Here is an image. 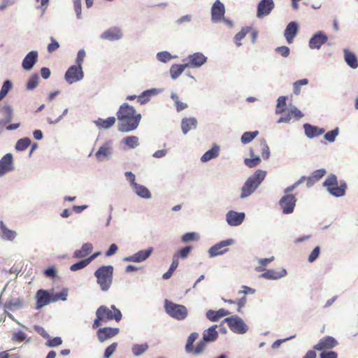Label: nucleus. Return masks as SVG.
<instances>
[{
  "mask_svg": "<svg viewBox=\"0 0 358 358\" xmlns=\"http://www.w3.org/2000/svg\"><path fill=\"white\" fill-rule=\"evenodd\" d=\"M259 134L258 131H247L245 132L241 136V142L243 144L249 143L251 142L257 135Z\"/></svg>",
  "mask_w": 358,
  "mask_h": 358,
  "instance_id": "nucleus-45",
  "label": "nucleus"
},
{
  "mask_svg": "<svg viewBox=\"0 0 358 358\" xmlns=\"http://www.w3.org/2000/svg\"><path fill=\"white\" fill-rule=\"evenodd\" d=\"M96 282L102 291L109 289L113 282V267L110 265L102 266L94 273Z\"/></svg>",
  "mask_w": 358,
  "mask_h": 358,
  "instance_id": "nucleus-4",
  "label": "nucleus"
},
{
  "mask_svg": "<svg viewBox=\"0 0 358 358\" xmlns=\"http://www.w3.org/2000/svg\"><path fill=\"white\" fill-rule=\"evenodd\" d=\"M196 120L194 117L184 118L181 122V128L182 132L185 134L192 128H195L196 126Z\"/></svg>",
  "mask_w": 358,
  "mask_h": 358,
  "instance_id": "nucleus-33",
  "label": "nucleus"
},
{
  "mask_svg": "<svg viewBox=\"0 0 358 358\" xmlns=\"http://www.w3.org/2000/svg\"><path fill=\"white\" fill-rule=\"evenodd\" d=\"M13 84L11 81L7 80L4 81L1 89L0 90V101H1L8 93V92L12 89Z\"/></svg>",
  "mask_w": 358,
  "mask_h": 358,
  "instance_id": "nucleus-47",
  "label": "nucleus"
},
{
  "mask_svg": "<svg viewBox=\"0 0 358 358\" xmlns=\"http://www.w3.org/2000/svg\"><path fill=\"white\" fill-rule=\"evenodd\" d=\"M287 271L285 269H281L280 271L274 270H268L261 275V278L266 279L276 280L286 275Z\"/></svg>",
  "mask_w": 358,
  "mask_h": 358,
  "instance_id": "nucleus-27",
  "label": "nucleus"
},
{
  "mask_svg": "<svg viewBox=\"0 0 358 358\" xmlns=\"http://www.w3.org/2000/svg\"><path fill=\"white\" fill-rule=\"evenodd\" d=\"M1 113L4 116V119H7V122H11L13 116V110L10 106H3L1 109Z\"/></svg>",
  "mask_w": 358,
  "mask_h": 358,
  "instance_id": "nucleus-43",
  "label": "nucleus"
},
{
  "mask_svg": "<svg viewBox=\"0 0 358 358\" xmlns=\"http://www.w3.org/2000/svg\"><path fill=\"white\" fill-rule=\"evenodd\" d=\"M31 144V140L29 138H24L18 140L15 144V149L18 151L25 150Z\"/></svg>",
  "mask_w": 358,
  "mask_h": 358,
  "instance_id": "nucleus-44",
  "label": "nucleus"
},
{
  "mask_svg": "<svg viewBox=\"0 0 358 358\" xmlns=\"http://www.w3.org/2000/svg\"><path fill=\"white\" fill-rule=\"evenodd\" d=\"M229 329L234 333L243 334L248 330L243 320L238 316H231L224 319Z\"/></svg>",
  "mask_w": 358,
  "mask_h": 358,
  "instance_id": "nucleus-7",
  "label": "nucleus"
},
{
  "mask_svg": "<svg viewBox=\"0 0 358 358\" xmlns=\"http://www.w3.org/2000/svg\"><path fill=\"white\" fill-rule=\"evenodd\" d=\"M38 59V52L36 51H31L24 58L22 66L24 70H30L32 69Z\"/></svg>",
  "mask_w": 358,
  "mask_h": 358,
  "instance_id": "nucleus-22",
  "label": "nucleus"
},
{
  "mask_svg": "<svg viewBox=\"0 0 358 358\" xmlns=\"http://www.w3.org/2000/svg\"><path fill=\"white\" fill-rule=\"evenodd\" d=\"M38 76L37 74L33 75L27 83V90H34L36 88L38 84Z\"/></svg>",
  "mask_w": 358,
  "mask_h": 358,
  "instance_id": "nucleus-51",
  "label": "nucleus"
},
{
  "mask_svg": "<svg viewBox=\"0 0 358 358\" xmlns=\"http://www.w3.org/2000/svg\"><path fill=\"white\" fill-rule=\"evenodd\" d=\"M152 248H150L145 250H140L134 255L124 258L126 262H141L145 260L152 253Z\"/></svg>",
  "mask_w": 358,
  "mask_h": 358,
  "instance_id": "nucleus-19",
  "label": "nucleus"
},
{
  "mask_svg": "<svg viewBox=\"0 0 358 358\" xmlns=\"http://www.w3.org/2000/svg\"><path fill=\"white\" fill-rule=\"evenodd\" d=\"M224 302L226 303H236L237 306H238V308H237V311L239 312V313H241V309L243 307L245 306V303H246V297L245 296H242L241 299L236 300V301H233V300H227V299H223Z\"/></svg>",
  "mask_w": 358,
  "mask_h": 358,
  "instance_id": "nucleus-50",
  "label": "nucleus"
},
{
  "mask_svg": "<svg viewBox=\"0 0 358 358\" xmlns=\"http://www.w3.org/2000/svg\"><path fill=\"white\" fill-rule=\"evenodd\" d=\"M303 128L305 134L308 138H314L318 136L324 132V129L316 126H313L308 123L303 124Z\"/></svg>",
  "mask_w": 358,
  "mask_h": 358,
  "instance_id": "nucleus-24",
  "label": "nucleus"
},
{
  "mask_svg": "<svg viewBox=\"0 0 358 358\" xmlns=\"http://www.w3.org/2000/svg\"><path fill=\"white\" fill-rule=\"evenodd\" d=\"M250 152L252 158H245L244 159V164L249 168H254L261 163V159L258 156H255L252 149H250Z\"/></svg>",
  "mask_w": 358,
  "mask_h": 358,
  "instance_id": "nucleus-37",
  "label": "nucleus"
},
{
  "mask_svg": "<svg viewBox=\"0 0 358 358\" xmlns=\"http://www.w3.org/2000/svg\"><path fill=\"white\" fill-rule=\"evenodd\" d=\"M171 99L173 100L176 104V110L178 112H180L187 108V104L183 102H181L179 100V97L176 94H171Z\"/></svg>",
  "mask_w": 358,
  "mask_h": 358,
  "instance_id": "nucleus-49",
  "label": "nucleus"
},
{
  "mask_svg": "<svg viewBox=\"0 0 358 358\" xmlns=\"http://www.w3.org/2000/svg\"><path fill=\"white\" fill-rule=\"evenodd\" d=\"M117 347V343H113L111 345L108 346L105 350L103 357L110 358V357L115 352Z\"/></svg>",
  "mask_w": 358,
  "mask_h": 358,
  "instance_id": "nucleus-56",
  "label": "nucleus"
},
{
  "mask_svg": "<svg viewBox=\"0 0 358 358\" xmlns=\"http://www.w3.org/2000/svg\"><path fill=\"white\" fill-rule=\"evenodd\" d=\"M320 358H338V354L334 351H322Z\"/></svg>",
  "mask_w": 358,
  "mask_h": 358,
  "instance_id": "nucleus-64",
  "label": "nucleus"
},
{
  "mask_svg": "<svg viewBox=\"0 0 358 358\" xmlns=\"http://www.w3.org/2000/svg\"><path fill=\"white\" fill-rule=\"evenodd\" d=\"M338 134V129L336 128L334 130L328 131L324 135V138L329 142H334L335 141L336 137Z\"/></svg>",
  "mask_w": 358,
  "mask_h": 358,
  "instance_id": "nucleus-58",
  "label": "nucleus"
},
{
  "mask_svg": "<svg viewBox=\"0 0 358 358\" xmlns=\"http://www.w3.org/2000/svg\"><path fill=\"white\" fill-rule=\"evenodd\" d=\"M52 296L53 297L54 302L59 301V300L65 301L66 299V296H67V291L62 290L59 292L52 294Z\"/></svg>",
  "mask_w": 358,
  "mask_h": 358,
  "instance_id": "nucleus-60",
  "label": "nucleus"
},
{
  "mask_svg": "<svg viewBox=\"0 0 358 358\" xmlns=\"http://www.w3.org/2000/svg\"><path fill=\"white\" fill-rule=\"evenodd\" d=\"M186 64H173L170 69L171 76L173 79L178 78L183 71L187 68Z\"/></svg>",
  "mask_w": 358,
  "mask_h": 358,
  "instance_id": "nucleus-36",
  "label": "nucleus"
},
{
  "mask_svg": "<svg viewBox=\"0 0 358 358\" xmlns=\"http://www.w3.org/2000/svg\"><path fill=\"white\" fill-rule=\"evenodd\" d=\"M327 36L319 32L315 34L309 41V46L311 49H319L324 43L327 41Z\"/></svg>",
  "mask_w": 358,
  "mask_h": 358,
  "instance_id": "nucleus-21",
  "label": "nucleus"
},
{
  "mask_svg": "<svg viewBox=\"0 0 358 358\" xmlns=\"http://www.w3.org/2000/svg\"><path fill=\"white\" fill-rule=\"evenodd\" d=\"M122 37L121 30L117 27H112L106 30L101 36V38L108 41L119 40Z\"/></svg>",
  "mask_w": 358,
  "mask_h": 358,
  "instance_id": "nucleus-20",
  "label": "nucleus"
},
{
  "mask_svg": "<svg viewBox=\"0 0 358 358\" xmlns=\"http://www.w3.org/2000/svg\"><path fill=\"white\" fill-rule=\"evenodd\" d=\"M171 57H171V54L166 51L160 52L157 53V59L162 62H167L168 61H169L171 59Z\"/></svg>",
  "mask_w": 358,
  "mask_h": 358,
  "instance_id": "nucleus-59",
  "label": "nucleus"
},
{
  "mask_svg": "<svg viewBox=\"0 0 358 358\" xmlns=\"http://www.w3.org/2000/svg\"><path fill=\"white\" fill-rule=\"evenodd\" d=\"M148 348V344H136L132 347V352L135 356H139L144 353Z\"/></svg>",
  "mask_w": 358,
  "mask_h": 358,
  "instance_id": "nucleus-48",
  "label": "nucleus"
},
{
  "mask_svg": "<svg viewBox=\"0 0 358 358\" xmlns=\"http://www.w3.org/2000/svg\"><path fill=\"white\" fill-rule=\"evenodd\" d=\"M344 58L345 62L352 69H357L358 67V60L355 55L348 50H344Z\"/></svg>",
  "mask_w": 358,
  "mask_h": 358,
  "instance_id": "nucleus-30",
  "label": "nucleus"
},
{
  "mask_svg": "<svg viewBox=\"0 0 358 358\" xmlns=\"http://www.w3.org/2000/svg\"><path fill=\"white\" fill-rule=\"evenodd\" d=\"M226 217L227 223L229 225L238 226L243 222L245 218V213L230 210L227 213Z\"/></svg>",
  "mask_w": 358,
  "mask_h": 358,
  "instance_id": "nucleus-17",
  "label": "nucleus"
},
{
  "mask_svg": "<svg viewBox=\"0 0 358 358\" xmlns=\"http://www.w3.org/2000/svg\"><path fill=\"white\" fill-rule=\"evenodd\" d=\"M220 148L218 145H215L213 147L206 152L201 158V162H207L212 159L217 157L219 155Z\"/></svg>",
  "mask_w": 358,
  "mask_h": 358,
  "instance_id": "nucleus-32",
  "label": "nucleus"
},
{
  "mask_svg": "<svg viewBox=\"0 0 358 358\" xmlns=\"http://www.w3.org/2000/svg\"><path fill=\"white\" fill-rule=\"evenodd\" d=\"M296 202V199L293 194H285L281 198L279 204L285 214H289L293 212Z\"/></svg>",
  "mask_w": 358,
  "mask_h": 358,
  "instance_id": "nucleus-10",
  "label": "nucleus"
},
{
  "mask_svg": "<svg viewBox=\"0 0 358 358\" xmlns=\"http://www.w3.org/2000/svg\"><path fill=\"white\" fill-rule=\"evenodd\" d=\"M111 310L106 306H101L96 311V319L92 324L94 329L99 327L103 323L115 320L119 322L122 319V313L114 305L110 306Z\"/></svg>",
  "mask_w": 358,
  "mask_h": 358,
  "instance_id": "nucleus-2",
  "label": "nucleus"
},
{
  "mask_svg": "<svg viewBox=\"0 0 358 358\" xmlns=\"http://www.w3.org/2000/svg\"><path fill=\"white\" fill-rule=\"evenodd\" d=\"M286 100L287 97L284 96H281L278 99L275 109V113L277 114H280L285 112L286 107Z\"/></svg>",
  "mask_w": 358,
  "mask_h": 358,
  "instance_id": "nucleus-46",
  "label": "nucleus"
},
{
  "mask_svg": "<svg viewBox=\"0 0 358 358\" xmlns=\"http://www.w3.org/2000/svg\"><path fill=\"white\" fill-rule=\"evenodd\" d=\"M36 309H40L42 307L49 304L50 303L54 302L53 297L50 293L44 289H39L36 294Z\"/></svg>",
  "mask_w": 358,
  "mask_h": 358,
  "instance_id": "nucleus-12",
  "label": "nucleus"
},
{
  "mask_svg": "<svg viewBox=\"0 0 358 358\" xmlns=\"http://www.w3.org/2000/svg\"><path fill=\"white\" fill-rule=\"evenodd\" d=\"M206 341L203 339L197 343L196 348L194 349L193 348V351H192L191 353L194 354V355H198L202 353L206 347Z\"/></svg>",
  "mask_w": 358,
  "mask_h": 358,
  "instance_id": "nucleus-53",
  "label": "nucleus"
},
{
  "mask_svg": "<svg viewBox=\"0 0 358 358\" xmlns=\"http://www.w3.org/2000/svg\"><path fill=\"white\" fill-rule=\"evenodd\" d=\"M27 335L22 331H15L13 334V340L16 342H22L26 339Z\"/></svg>",
  "mask_w": 358,
  "mask_h": 358,
  "instance_id": "nucleus-61",
  "label": "nucleus"
},
{
  "mask_svg": "<svg viewBox=\"0 0 358 358\" xmlns=\"http://www.w3.org/2000/svg\"><path fill=\"white\" fill-rule=\"evenodd\" d=\"M199 334L196 332L192 333L187 341L185 345V351L187 353H191L193 351V344L194 341L198 338Z\"/></svg>",
  "mask_w": 358,
  "mask_h": 358,
  "instance_id": "nucleus-41",
  "label": "nucleus"
},
{
  "mask_svg": "<svg viewBox=\"0 0 358 358\" xmlns=\"http://www.w3.org/2000/svg\"><path fill=\"white\" fill-rule=\"evenodd\" d=\"M303 117V113L296 108L291 109L287 114L280 117L278 122H289L292 118L296 120Z\"/></svg>",
  "mask_w": 358,
  "mask_h": 358,
  "instance_id": "nucleus-25",
  "label": "nucleus"
},
{
  "mask_svg": "<svg viewBox=\"0 0 358 358\" xmlns=\"http://www.w3.org/2000/svg\"><path fill=\"white\" fill-rule=\"evenodd\" d=\"M93 249L92 243H86L83 245L80 250L74 252L73 257L75 258H83L87 256Z\"/></svg>",
  "mask_w": 358,
  "mask_h": 358,
  "instance_id": "nucleus-28",
  "label": "nucleus"
},
{
  "mask_svg": "<svg viewBox=\"0 0 358 358\" xmlns=\"http://www.w3.org/2000/svg\"><path fill=\"white\" fill-rule=\"evenodd\" d=\"M298 31V25L296 22H289L285 31V37L288 43H292L294 38L296 36Z\"/></svg>",
  "mask_w": 358,
  "mask_h": 358,
  "instance_id": "nucleus-23",
  "label": "nucleus"
},
{
  "mask_svg": "<svg viewBox=\"0 0 358 358\" xmlns=\"http://www.w3.org/2000/svg\"><path fill=\"white\" fill-rule=\"evenodd\" d=\"M225 8L224 4L220 1L217 0L213 5L211 8V18L213 22H220L224 15Z\"/></svg>",
  "mask_w": 358,
  "mask_h": 358,
  "instance_id": "nucleus-14",
  "label": "nucleus"
},
{
  "mask_svg": "<svg viewBox=\"0 0 358 358\" xmlns=\"http://www.w3.org/2000/svg\"><path fill=\"white\" fill-rule=\"evenodd\" d=\"M13 169V155L10 153L5 155L0 160V176Z\"/></svg>",
  "mask_w": 358,
  "mask_h": 358,
  "instance_id": "nucleus-18",
  "label": "nucleus"
},
{
  "mask_svg": "<svg viewBox=\"0 0 358 358\" xmlns=\"http://www.w3.org/2000/svg\"><path fill=\"white\" fill-rule=\"evenodd\" d=\"M133 189H134L136 194L142 198L149 199L151 197V193L148 189L143 185L135 183Z\"/></svg>",
  "mask_w": 358,
  "mask_h": 358,
  "instance_id": "nucleus-35",
  "label": "nucleus"
},
{
  "mask_svg": "<svg viewBox=\"0 0 358 358\" xmlns=\"http://www.w3.org/2000/svg\"><path fill=\"white\" fill-rule=\"evenodd\" d=\"M138 138L136 136H130L124 138V143L129 148H135L139 145Z\"/></svg>",
  "mask_w": 358,
  "mask_h": 358,
  "instance_id": "nucleus-42",
  "label": "nucleus"
},
{
  "mask_svg": "<svg viewBox=\"0 0 358 358\" xmlns=\"http://www.w3.org/2000/svg\"><path fill=\"white\" fill-rule=\"evenodd\" d=\"M326 173V171L324 169H318L315 171L311 176L315 179L316 182L320 180Z\"/></svg>",
  "mask_w": 358,
  "mask_h": 358,
  "instance_id": "nucleus-63",
  "label": "nucleus"
},
{
  "mask_svg": "<svg viewBox=\"0 0 358 358\" xmlns=\"http://www.w3.org/2000/svg\"><path fill=\"white\" fill-rule=\"evenodd\" d=\"M188 62L185 63L187 67L198 68L207 61V57L201 52H195L187 57Z\"/></svg>",
  "mask_w": 358,
  "mask_h": 358,
  "instance_id": "nucleus-13",
  "label": "nucleus"
},
{
  "mask_svg": "<svg viewBox=\"0 0 358 358\" xmlns=\"http://www.w3.org/2000/svg\"><path fill=\"white\" fill-rule=\"evenodd\" d=\"M261 155L264 159H268L270 156L269 148L265 140H261L259 143Z\"/></svg>",
  "mask_w": 358,
  "mask_h": 358,
  "instance_id": "nucleus-40",
  "label": "nucleus"
},
{
  "mask_svg": "<svg viewBox=\"0 0 358 358\" xmlns=\"http://www.w3.org/2000/svg\"><path fill=\"white\" fill-rule=\"evenodd\" d=\"M116 119L115 117H109L104 120L102 118H98L95 122V124L100 129H109L115 123Z\"/></svg>",
  "mask_w": 358,
  "mask_h": 358,
  "instance_id": "nucleus-31",
  "label": "nucleus"
},
{
  "mask_svg": "<svg viewBox=\"0 0 358 358\" xmlns=\"http://www.w3.org/2000/svg\"><path fill=\"white\" fill-rule=\"evenodd\" d=\"M308 83V80L306 78L299 80L294 83V92L295 94H299L301 85H306Z\"/></svg>",
  "mask_w": 358,
  "mask_h": 358,
  "instance_id": "nucleus-55",
  "label": "nucleus"
},
{
  "mask_svg": "<svg viewBox=\"0 0 358 358\" xmlns=\"http://www.w3.org/2000/svg\"><path fill=\"white\" fill-rule=\"evenodd\" d=\"M338 345V341L332 336H325L322 338L319 342L313 346V350L318 351H324L331 350Z\"/></svg>",
  "mask_w": 358,
  "mask_h": 358,
  "instance_id": "nucleus-11",
  "label": "nucleus"
},
{
  "mask_svg": "<svg viewBox=\"0 0 358 358\" xmlns=\"http://www.w3.org/2000/svg\"><path fill=\"white\" fill-rule=\"evenodd\" d=\"M199 236L195 232L186 233L182 236V241L184 243H188L189 241H197Z\"/></svg>",
  "mask_w": 358,
  "mask_h": 358,
  "instance_id": "nucleus-54",
  "label": "nucleus"
},
{
  "mask_svg": "<svg viewBox=\"0 0 358 358\" xmlns=\"http://www.w3.org/2000/svg\"><path fill=\"white\" fill-rule=\"evenodd\" d=\"M192 250V246H186V247L180 249L176 255H178V258L181 257L182 259H185L189 255V254Z\"/></svg>",
  "mask_w": 358,
  "mask_h": 358,
  "instance_id": "nucleus-62",
  "label": "nucleus"
},
{
  "mask_svg": "<svg viewBox=\"0 0 358 358\" xmlns=\"http://www.w3.org/2000/svg\"><path fill=\"white\" fill-rule=\"evenodd\" d=\"M327 191L334 196L340 197L345 194L347 185L344 181L338 182L337 177L330 174L323 182Z\"/></svg>",
  "mask_w": 358,
  "mask_h": 358,
  "instance_id": "nucleus-5",
  "label": "nucleus"
},
{
  "mask_svg": "<svg viewBox=\"0 0 358 358\" xmlns=\"http://www.w3.org/2000/svg\"><path fill=\"white\" fill-rule=\"evenodd\" d=\"M157 90L156 89H152L144 91L139 96H138L137 101L140 104H145L150 101L152 96L157 94Z\"/></svg>",
  "mask_w": 358,
  "mask_h": 358,
  "instance_id": "nucleus-34",
  "label": "nucleus"
},
{
  "mask_svg": "<svg viewBox=\"0 0 358 358\" xmlns=\"http://www.w3.org/2000/svg\"><path fill=\"white\" fill-rule=\"evenodd\" d=\"M164 308L168 315L178 320H182L187 315V309L185 306L174 303L167 299L165 300Z\"/></svg>",
  "mask_w": 358,
  "mask_h": 358,
  "instance_id": "nucleus-6",
  "label": "nucleus"
},
{
  "mask_svg": "<svg viewBox=\"0 0 358 358\" xmlns=\"http://www.w3.org/2000/svg\"><path fill=\"white\" fill-rule=\"evenodd\" d=\"M252 30L251 27H243L241 31L237 33L234 36V42L238 47L241 45V40L243 39L245 36Z\"/></svg>",
  "mask_w": 358,
  "mask_h": 358,
  "instance_id": "nucleus-38",
  "label": "nucleus"
},
{
  "mask_svg": "<svg viewBox=\"0 0 358 358\" xmlns=\"http://www.w3.org/2000/svg\"><path fill=\"white\" fill-rule=\"evenodd\" d=\"M234 243L233 239H227L224 241H222L217 244L213 245L208 250V254L210 257H216L218 255H223L227 252L229 249L228 246L232 245Z\"/></svg>",
  "mask_w": 358,
  "mask_h": 358,
  "instance_id": "nucleus-8",
  "label": "nucleus"
},
{
  "mask_svg": "<svg viewBox=\"0 0 358 358\" xmlns=\"http://www.w3.org/2000/svg\"><path fill=\"white\" fill-rule=\"evenodd\" d=\"M116 115L119 121L118 129L122 132L136 129L141 119V114L137 113L133 106L126 103L120 106Z\"/></svg>",
  "mask_w": 358,
  "mask_h": 358,
  "instance_id": "nucleus-1",
  "label": "nucleus"
},
{
  "mask_svg": "<svg viewBox=\"0 0 358 358\" xmlns=\"http://www.w3.org/2000/svg\"><path fill=\"white\" fill-rule=\"evenodd\" d=\"M0 236L7 241H13L16 236V232L8 229L3 221H0Z\"/></svg>",
  "mask_w": 358,
  "mask_h": 358,
  "instance_id": "nucleus-26",
  "label": "nucleus"
},
{
  "mask_svg": "<svg viewBox=\"0 0 358 358\" xmlns=\"http://www.w3.org/2000/svg\"><path fill=\"white\" fill-rule=\"evenodd\" d=\"M62 343V340L60 337H55L49 339L45 345L50 348H55L60 345Z\"/></svg>",
  "mask_w": 358,
  "mask_h": 358,
  "instance_id": "nucleus-57",
  "label": "nucleus"
},
{
  "mask_svg": "<svg viewBox=\"0 0 358 358\" xmlns=\"http://www.w3.org/2000/svg\"><path fill=\"white\" fill-rule=\"evenodd\" d=\"M110 154V148L108 145L101 146L95 155L98 160L102 161Z\"/></svg>",
  "mask_w": 358,
  "mask_h": 358,
  "instance_id": "nucleus-39",
  "label": "nucleus"
},
{
  "mask_svg": "<svg viewBox=\"0 0 358 358\" xmlns=\"http://www.w3.org/2000/svg\"><path fill=\"white\" fill-rule=\"evenodd\" d=\"M274 8L273 0H262L257 6V16L262 17L268 15Z\"/></svg>",
  "mask_w": 358,
  "mask_h": 358,
  "instance_id": "nucleus-16",
  "label": "nucleus"
},
{
  "mask_svg": "<svg viewBox=\"0 0 358 358\" xmlns=\"http://www.w3.org/2000/svg\"><path fill=\"white\" fill-rule=\"evenodd\" d=\"M89 262L87 259H83L76 264H73L71 266L70 269L71 271H76L78 270L82 269L87 266L89 264Z\"/></svg>",
  "mask_w": 358,
  "mask_h": 358,
  "instance_id": "nucleus-52",
  "label": "nucleus"
},
{
  "mask_svg": "<svg viewBox=\"0 0 358 358\" xmlns=\"http://www.w3.org/2000/svg\"><path fill=\"white\" fill-rule=\"evenodd\" d=\"M118 328L103 327L98 329L96 334L100 342L103 343L107 339L111 338L119 333Z\"/></svg>",
  "mask_w": 358,
  "mask_h": 358,
  "instance_id": "nucleus-15",
  "label": "nucleus"
},
{
  "mask_svg": "<svg viewBox=\"0 0 358 358\" xmlns=\"http://www.w3.org/2000/svg\"><path fill=\"white\" fill-rule=\"evenodd\" d=\"M217 325H214L205 330L203 334V339L206 342L215 341L218 337V333L216 331Z\"/></svg>",
  "mask_w": 358,
  "mask_h": 358,
  "instance_id": "nucleus-29",
  "label": "nucleus"
},
{
  "mask_svg": "<svg viewBox=\"0 0 358 358\" xmlns=\"http://www.w3.org/2000/svg\"><path fill=\"white\" fill-rule=\"evenodd\" d=\"M83 76L82 66L73 65L66 71L65 80L68 83L72 84L80 80L83 78Z\"/></svg>",
  "mask_w": 358,
  "mask_h": 358,
  "instance_id": "nucleus-9",
  "label": "nucleus"
},
{
  "mask_svg": "<svg viewBox=\"0 0 358 358\" xmlns=\"http://www.w3.org/2000/svg\"><path fill=\"white\" fill-rule=\"evenodd\" d=\"M266 176V171L257 170L247 179L242 187L241 198L243 199L252 194L265 179Z\"/></svg>",
  "mask_w": 358,
  "mask_h": 358,
  "instance_id": "nucleus-3",
  "label": "nucleus"
}]
</instances>
